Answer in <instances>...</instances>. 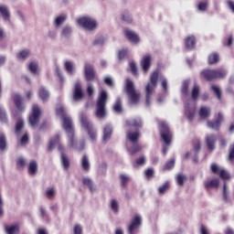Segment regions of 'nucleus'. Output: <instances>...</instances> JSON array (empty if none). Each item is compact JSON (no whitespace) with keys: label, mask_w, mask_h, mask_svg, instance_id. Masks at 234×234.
I'll use <instances>...</instances> for the list:
<instances>
[{"label":"nucleus","mask_w":234,"mask_h":234,"mask_svg":"<svg viewBox=\"0 0 234 234\" xmlns=\"http://www.w3.org/2000/svg\"><path fill=\"white\" fill-rule=\"evenodd\" d=\"M57 114L58 116H60L63 120V129L68 134L69 147H71V149H74V151H83V149H85V142L78 141V137H76V133L74 132V126L72 125V119L69 117V115H67L65 107H58Z\"/></svg>","instance_id":"1"},{"label":"nucleus","mask_w":234,"mask_h":234,"mask_svg":"<svg viewBox=\"0 0 234 234\" xmlns=\"http://www.w3.org/2000/svg\"><path fill=\"white\" fill-rule=\"evenodd\" d=\"M200 88L195 85L191 92L192 101H188V102L185 104V114L189 122L193 121V118H195V111H197L196 101L198 100Z\"/></svg>","instance_id":"2"},{"label":"nucleus","mask_w":234,"mask_h":234,"mask_svg":"<svg viewBox=\"0 0 234 234\" xmlns=\"http://www.w3.org/2000/svg\"><path fill=\"white\" fill-rule=\"evenodd\" d=\"M158 78H162V73L160 72V70L154 71L150 77V81L147 83L145 87V94H146L145 103L147 107L151 105V97L154 93L156 85H158Z\"/></svg>","instance_id":"3"},{"label":"nucleus","mask_w":234,"mask_h":234,"mask_svg":"<svg viewBox=\"0 0 234 234\" xmlns=\"http://www.w3.org/2000/svg\"><path fill=\"white\" fill-rule=\"evenodd\" d=\"M127 127H134L136 129L135 132H129L127 133V138L132 142V144H136L138 140H140V132L138 129L142 127V120L141 119H131L126 122Z\"/></svg>","instance_id":"4"},{"label":"nucleus","mask_w":234,"mask_h":234,"mask_svg":"<svg viewBox=\"0 0 234 234\" xmlns=\"http://www.w3.org/2000/svg\"><path fill=\"white\" fill-rule=\"evenodd\" d=\"M107 91L101 90L99 94V98L97 100V110L96 116L100 119L107 116V112L105 111V106L107 105Z\"/></svg>","instance_id":"5"},{"label":"nucleus","mask_w":234,"mask_h":234,"mask_svg":"<svg viewBox=\"0 0 234 234\" xmlns=\"http://www.w3.org/2000/svg\"><path fill=\"white\" fill-rule=\"evenodd\" d=\"M125 90L130 103H138L140 100V91L134 88V82L130 79L126 80Z\"/></svg>","instance_id":"6"},{"label":"nucleus","mask_w":234,"mask_h":234,"mask_svg":"<svg viewBox=\"0 0 234 234\" xmlns=\"http://www.w3.org/2000/svg\"><path fill=\"white\" fill-rule=\"evenodd\" d=\"M201 74L207 81H211V80H224L228 73L224 69H204Z\"/></svg>","instance_id":"7"},{"label":"nucleus","mask_w":234,"mask_h":234,"mask_svg":"<svg viewBox=\"0 0 234 234\" xmlns=\"http://www.w3.org/2000/svg\"><path fill=\"white\" fill-rule=\"evenodd\" d=\"M80 120L81 123V127L87 131L90 140H96V130L94 129V125L92 122H89V118H87V115L81 113L80 115Z\"/></svg>","instance_id":"8"},{"label":"nucleus","mask_w":234,"mask_h":234,"mask_svg":"<svg viewBox=\"0 0 234 234\" xmlns=\"http://www.w3.org/2000/svg\"><path fill=\"white\" fill-rule=\"evenodd\" d=\"M77 23L84 30H88L89 32H92V30H96L98 27V23L90 16H82L77 20Z\"/></svg>","instance_id":"9"},{"label":"nucleus","mask_w":234,"mask_h":234,"mask_svg":"<svg viewBox=\"0 0 234 234\" xmlns=\"http://www.w3.org/2000/svg\"><path fill=\"white\" fill-rule=\"evenodd\" d=\"M159 127L163 142H165L166 145H169L171 144L172 138L171 132L169 131V126H167V123L165 122H161L159 123Z\"/></svg>","instance_id":"10"},{"label":"nucleus","mask_w":234,"mask_h":234,"mask_svg":"<svg viewBox=\"0 0 234 234\" xmlns=\"http://www.w3.org/2000/svg\"><path fill=\"white\" fill-rule=\"evenodd\" d=\"M142 226V216L139 214H135L134 217L132 218L130 224L128 225L127 233L128 234H134L136 229H140Z\"/></svg>","instance_id":"11"},{"label":"nucleus","mask_w":234,"mask_h":234,"mask_svg":"<svg viewBox=\"0 0 234 234\" xmlns=\"http://www.w3.org/2000/svg\"><path fill=\"white\" fill-rule=\"evenodd\" d=\"M39 116H41V110L37 105H33L32 113L29 116V125L33 129L39 123Z\"/></svg>","instance_id":"12"},{"label":"nucleus","mask_w":234,"mask_h":234,"mask_svg":"<svg viewBox=\"0 0 234 234\" xmlns=\"http://www.w3.org/2000/svg\"><path fill=\"white\" fill-rule=\"evenodd\" d=\"M210 169H211L212 173H214L215 175H219V176H220V178H222V180H229L230 176H229V174L228 173V171H226V169H224V168H219L218 165L212 164L210 166Z\"/></svg>","instance_id":"13"},{"label":"nucleus","mask_w":234,"mask_h":234,"mask_svg":"<svg viewBox=\"0 0 234 234\" xmlns=\"http://www.w3.org/2000/svg\"><path fill=\"white\" fill-rule=\"evenodd\" d=\"M222 122H224V116L221 112H218L214 122L207 121V127H209V129H213L214 131H218V129H220Z\"/></svg>","instance_id":"14"},{"label":"nucleus","mask_w":234,"mask_h":234,"mask_svg":"<svg viewBox=\"0 0 234 234\" xmlns=\"http://www.w3.org/2000/svg\"><path fill=\"white\" fill-rule=\"evenodd\" d=\"M84 74L88 81H92V80L96 78V71L94 70V67H92L90 64H85Z\"/></svg>","instance_id":"15"},{"label":"nucleus","mask_w":234,"mask_h":234,"mask_svg":"<svg viewBox=\"0 0 234 234\" xmlns=\"http://www.w3.org/2000/svg\"><path fill=\"white\" fill-rule=\"evenodd\" d=\"M58 151L61 153V164L64 167V169H69L70 167V160L69 159V156L63 153L65 151V147L63 145H58Z\"/></svg>","instance_id":"16"},{"label":"nucleus","mask_w":234,"mask_h":234,"mask_svg":"<svg viewBox=\"0 0 234 234\" xmlns=\"http://www.w3.org/2000/svg\"><path fill=\"white\" fill-rule=\"evenodd\" d=\"M83 98V91L81 90V83L76 82L74 92H73V101H80Z\"/></svg>","instance_id":"17"},{"label":"nucleus","mask_w":234,"mask_h":234,"mask_svg":"<svg viewBox=\"0 0 234 234\" xmlns=\"http://www.w3.org/2000/svg\"><path fill=\"white\" fill-rule=\"evenodd\" d=\"M141 67L144 72L149 71V69H151V55L143 57V59L141 60Z\"/></svg>","instance_id":"18"},{"label":"nucleus","mask_w":234,"mask_h":234,"mask_svg":"<svg viewBox=\"0 0 234 234\" xmlns=\"http://www.w3.org/2000/svg\"><path fill=\"white\" fill-rule=\"evenodd\" d=\"M14 103L16 107V109L20 112L25 111V105L23 104V97L21 95L16 93L13 97Z\"/></svg>","instance_id":"19"},{"label":"nucleus","mask_w":234,"mask_h":234,"mask_svg":"<svg viewBox=\"0 0 234 234\" xmlns=\"http://www.w3.org/2000/svg\"><path fill=\"white\" fill-rule=\"evenodd\" d=\"M125 36L132 43H140V37L138 35H136V33H134V31L126 29Z\"/></svg>","instance_id":"20"},{"label":"nucleus","mask_w":234,"mask_h":234,"mask_svg":"<svg viewBox=\"0 0 234 234\" xmlns=\"http://www.w3.org/2000/svg\"><path fill=\"white\" fill-rule=\"evenodd\" d=\"M199 116L202 120H207L211 116V108L207 106H201L199 110Z\"/></svg>","instance_id":"21"},{"label":"nucleus","mask_w":234,"mask_h":234,"mask_svg":"<svg viewBox=\"0 0 234 234\" xmlns=\"http://www.w3.org/2000/svg\"><path fill=\"white\" fill-rule=\"evenodd\" d=\"M215 142H217L215 135L208 134L206 136V143L209 151H215Z\"/></svg>","instance_id":"22"},{"label":"nucleus","mask_w":234,"mask_h":234,"mask_svg":"<svg viewBox=\"0 0 234 234\" xmlns=\"http://www.w3.org/2000/svg\"><path fill=\"white\" fill-rule=\"evenodd\" d=\"M112 136V127L111 125H106L103 129V142H109Z\"/></svg>","instance_id":"23"},{"label":"nucleus","mask_w":234,"mask_h":234,"mask_svg":"<svg viewBox=\"0 0 234 234\" xmlns=\"http://www.w3.org/2000/svg\"><path fill=\"white\" fill-rule=\"evenodd\" d=\"M38 96L42 101H48V98H50V93L45 88L40 87L38 90Z\"/></svg>","instance_id":"24"},{"label":"nucleus","mask_w":234,"mask_h":234,"mask_svg":"<svg viewBox=\"0 0 234 234\" xmlns=\"http://www.w3.org/2000/svg\"><path fill=\"white\" fill-rule=\"evenodd\" d=\"M28 70L31 72V74L39 76V64H37L36 61L30 62L28 65Z\"/></svg>","instance_id":"25"},{"label":"nucleus","mask_w":234,"mask_h":234,"mask_svg":"<svg viewBox=\"0 0 234 234\" xmlns=\"http://www.w3.org/2000/svg\"><path fill=\"white\" fill-rule=\"evenodd\" d=\"M28 175L36 176L37 175V162L31 161L28 165Z\"/></svg>","instance_id":"26"},{"label":"nucleus","mask_w":234,"mask_h":234,"mask_svg":"<svg viewBox=\"0 0 234 234\" xmlns=\"http://www.w3.org/2000/svg\"><path fill=\"white\" fill-rule=\"evenodd\" d=\"M16 58L20 61H25V59H28V58H30V49H23L19 51L16 55Z\"/></svg>","instance_id":"27"},{"label":"nucleus","mask_w":234,"mask_h":234,"mask_svg":"<svg viewBox=\"0 0 234 234\" xmlns=\"http://www.w3.org/2000/svg\"><path fill=\"white\" fill-rule=\"evenodd\" d=\"M5 233L6 234H19V225H10L5 227Z\"/></svg>","instance_id":"28"},{"label":"nucleus","mask_w":234,"mask_h":234,"mask_svg":"<svg viewBox=\"0 0 234 234\" xmlns=\"http://www.w3.org/2000/svg\"><path fill=\"white\" fill-rule=\"evenodd\" d=\"M0 14L3 16L5 21H10V11L6 5H0Z\"/></svg>","instance_id":"29"},{"label":"nucleus","mask_w":234,"mask_h":234,"mask_svg":"<svg viewBox=\"0 0 234 234\" xmlns=\"http://www.w3.org/2000/svg\"><path fill=\"white\" fill-rule=\"evenodd\" d=\"M57 144H59V134L55 135L53 138L50 139L49 144H48V151H53V149L56 147Z\"/></svg>","instance_id":"30"},{"label":"nucleus","mask_w":234,"mask_h":234,"mask_svg":"<svg viewBox=\"0 0 234 234\" xmlns=\"http://www.w3.org/2000/svg\"><path fill=\"white\" fill-rule=\"evenodd\" d=\"M196 45V39L193 36L187 37L186 39V47L188 48V50H192V48H195Z\"/></svg>","instance_id":"31"},{"label":"nucleus","mask_w":234,"mask_h":234,"mask_svg":"<svg viewBox=\"0 0 234 234\" xmlns=\"http://www.w3.org/2000/svg\"><path fill=\"white\" fill-rule=\"evenodd\" d=\"M81 167L84 171H90V162L89 161V156L83 155L81 159Z\"/></svg>","instance_id":"32"},{"label":"nucleus","mask_w":234,"mask_h":234,"mask_svg":"<svg viewBox=\"0 0 234 234\" xmlns=\"http://www.w3.org/2000/svg\"><path fill=\"white\" fill-rule=\"evenodd\" d=\"M218 184H220L218 178H214L210 181L206 182L205 187L206 189H210V187H218Z\"/></svg>","instance_id":"33"},{"label":"nucleus","mask_w":234,"mask_h":234,"mask_svg":"<svg viewBox=\"0 0 234 234\" xmlns=\"http://www.w3.org/2000/svg\"><path fill=\"white\" fill-rule=\"evenodd\" d=\"M62 37H70L72 36V27L65 26L61 31Z\"/></svg>","instance_id":"34"},{"label":"nucleus","mask_w":234,"mask_h":234,"mask_svg":"<svg viewBox=\"0 0 234 234\" xmlns=\"http://www.w3.org/2000/svg\"><path fill=\"white\" fill-rule=\"evenodd\" d=\"M45 197H48L49 200H52V198L56 197V188L48 187L45 191Z\"/></svg>","instance_id":"35"},{"label":"nucleus","mask_w":234,"mask_h":234,"mask_svg":"<svg viewBox=\"0 0 234 234\" xmlns=\"http://www.w3.org/2000/svg\"><path fill=\"white\" fill-rule=\"evenodd\" d=\"M24 127H25V122L22 121V119H19L16 124V129H15L16 134H21V131H23Z\"/></svg>","instance_id":"36"},{"label":"nucleus","mask_w":234,"mask_h":234,"mask_svg":"<svg viewBox=\"0 0 234 234\" xmlns=\"http://www.w3.org/2000/svg\"><path fill=\"white\" fill-rule=\"evenodd\" d=\"M67 21V16H59L55 19L54 25L56 28H58V27H61Z\"/></svg>","instance_id":"37"},{"label":"nucleus","mask_w":234,"mask_h":234,"mask_svg":"<svg viewBox=\"0 0 234 234\" xmlns=\"http://www.w3.org/2000/svg\"><path fill=\"white\" fill-rule=\"evenodd\" d=\"M110 207L114 211V213H118V211H120V203L116 199H112Z\"/></svg>","instance_id":"38"},{"label":"nucleus","mask_w":234,"mask_h":234,"mask_svg":"<svg viewBox=\"0 0 234 234\" xmlns=\"http://www.w3.org/2000/svg\"><path fill=\"white\" fill-rule=\"evenodd\" d=\"M122 19L124 21V23H133V16L128 11H124L122 14Z\"/></svg>","instance_id":"39"},{"label":"nucleus","mask_w":234,"mask_h":234,"mask_svg":"<svg viewBox=\"0 0 234 234\" xmlns=\"http://www.w3.org/2000/svg\"><path fill=\"white\" fill-rule=\"evenodd\" d=\"M169 182H165L164 185L158 187V193L159 195H165L167 191H169Z\"/></svg>","instance_id":"40"},{"label":"nucleus","mask_w":234,"mask_h":234,"mask_svg":"<svg viewBox=\"0 0 234 234\" xmlns=\"http://www.w3.org/2000/svg\"><path fill=\"white\" fill-rule=\"evenodd\" d=\"M65 69H66L68 74H69L70 76H72V74H74V63H72L71 61L65 62Z\"/></svg>","instance_id":"41"},{"label":"nucleus","mask_w":234,"mask_h":234,"mask_svg":"<svg viewBox=\"0 0 234 234\" xmlns=\"http://www.w3.org/2000/svg\"><path fill=\"white\" fill-rule=\"evenodd\" d=\"M211 90H213L214 94H216L218 100H222V91L220 90V87L212 85Z\"/></svg>","instance_id":"42"},{"label":"nucleus","mask_w":234,"mask_h":234,"mask_svg":"<svg viewBox=\"0 0 234 234\" xmlns=\"http://www.w3.org/2000/svg\"><path fill=\"white\" fill-rule=\"evenodd\" d=\"M214 63H218V54L217 53L208 56V64L214 65Z\"/></svg>","instance_id":"43"},{"label":"nucleus","mask_w":234,"mask_h":234,"mask_svg":"<svg viewBox=\"0 0 234 234\" xmlns=\"http://www.w3.org/2000/svg\"><path fill=\"white\" fill-rule=\"evenodd\" d=\"M223 200H225V202H229V191L228 185L226 184L223 186Z\"/></svg>","instance_id":"44"},{"label":"nucleus","mask_w":234,"mask_h":234,"mask_svg":"<svg viewBox=\"0 0 234 234\" xmlns=\"http://www.w3.org/2000/svg\"><path fill=\"white\" fill-rule=\"evenodd\" d=\"M84 186H87L90 191H94V186L92 184V180L89 177H85L82 179Z\"/></svg>","instance_id":"45"},{"label":"nucleus","mask_w":234,"mask_h":234,"mask_svg":"<svg viewBox=\"0 0 234 234\" xmlns=\"http://www.w3.org/2000/svg\"><path fill=\"white\" fill-rule=\"evenodd\" d=\"M0 149L1 151H5L6 149V137L5 134H0Z\"/></svg>","instance_id":"46"},{"label":"nucleus","mask_w":234,"mask_h":234,"mask_svg":"<svg viewBox=\"0 0 234 234\" xmlns=\"http://www.w3.org/2000/svg\"><path fill=\"white\" fill-rule=\"evenodd\" d=\"M114 112H122L123 109H122V101L120 99H117L114 106H113Z\"/></svg>","instance_id":"47"},{"label":"nucleus","mask_w":234,"mask_h":234,"mask_svg":"<svg viewBox=\"0 0 234 234\" xmlns=\"http://www.w3.org/2000/svg\"><path fill=\"white\" fill-rule=\"evenodd\" d=\"M0 122H2V123H6V122H8L6 112L3 108H0Z\"/></svg>","instance_id":"48"},{"label":"nucleus","mask_w":234,"mask_h":234,"mask_svg":"<svg viewBox=\"0 0 234 234\" xmlns=\"http://www.w3.org/2000/svg\"><path fill=\"white\" fill-rule=\"evenodd\" d=\"M189 89V80H185L182 84L181 92L182 94H187Z\"/></svg>","instance_id":"49"},{"label":"nucleus","mask_w":234,"mask_h":234,"mask_svg":"<svg viewBox=\"0 0 234 234\" xmlns=\"http://www.w3.org/2000/svg\"><path fill=\"white\" fill-rule=\"evenodd\" d=\"M127 56H129V50L127 49L119 50V53H118L119 59H123L124 58H127Z\"/></svg>","instance_id":"50"},{"label":"nucleus","mask_w":234,"mask_h":234,"mask_svg":"<svg viewBox=\"0 0 234 234\" xmlns=\"http://www.w3.org/2000/svg\"><path fill=\"white\" fill-rule=\"evenodd\" d=\"M206 8H207V1L199 2L197 10H199V12H205Z\"/></svg>","instance_id":"51"},{"label":"nucleus","mask_w":234,"mask_h":234,"mask_svg":"<svg viewBox=\"0 0 234 234\" xmlns=\"http://www.w3.org/2000/svg\"><path fill=\"white\" fill-rule=\"evenodd\" d=\"M186 181V176L183 174H179L176 176V182L178 186H184V182Z\"/></svg>","instance_id":"52"},{"label":"nucleus","mask_w":234,"mask_h":234,"mask_svg":"<svg viewBox=\"0 0 234 234\" xmlns=\"http://www.w3.org/2000/svg\"><path fill=\"white\" fill-rule=\"evenodd\" d=\"M5 201L3 200V195L0 193V218L5 215Z\"/></svg>","instance_id":"53"},{"label":"nucleus","mask_w":234,"mask_h":234,"mask_svg":"<svg viewBox=\"0 0 234 234\" xmlns=\"http://www.w3.org/2000/svg\"><path fill=\"white\" fill-rule=\"evenodd\" d=\"M145 177L149 180L154 176V170L153 168H148L144 172Z\"/></svg>","instance_id":"54"},{"label":"nucleus","mask_w":234,"mask_h":234,"mask_svg":"<svg viewBox=\"0 0 234 234\" xmlns=\"http://www.w3.org/2000/svg\"><path fill=\"white\" fill-rule=\"evenodd\" d=\"M142 148L140 147V144H134L133 148L128 149V152L130 154H134L135 153H139Z\"/></svg>","instance_id":"55"},{"label":"nucleus","mask_w":234,"mask_h":234,"mask_svg":"<svg viewBox=\"0 0 234 234\" xmlns=\"http://www.w3.org/2000/svg\"><path fill=\"white\" fill-rule=\"evenodd\" d=\"M145 164V157L141 156L140 158L136 159L135 164H133V167L136 165H144Z\"/></svg>","instance_id":"56"},{"label":"nucleus","mask_w":234,"mask_h":234,"mask_svg":"<svg viewBox=\"0 0 234 234\" xmlns=\"http://www.w3.org/2000/svg\"><path fill=\"white\" fill-rule=\"evenodd\" d=\"M120 178H121L122 186H127V183L129 182V176L121 175Z\"/></svg>","instance_id":"57"},{"label":"nucleus","mask_w":234,"mask_h":234,"mask_svg":"<svg viewBox=\"0 0 234 234\" xmlns=\"http://www.w3.org/2000/svg\"><path fill=\"white\" fill-rule=\"evenodd\" d=\"M103 43H105V38L103 37H99L96 38L93 42V44L95 45V47H101L103 45Z\"/></svg>","instance_id":"58"},{"label":"nucleus","mask_w":234,"mask_h":234,"mask_svg":"<svg viewBox=\"0 0 234 234\" xmlns=\"http://www.w3.org/2000/svg\"><path fill=\"white\" fill-rule=\"evenodd\" d=\"M130 69H131L132 73H133L134 76H136V73H137L136 62L132 61V62L130 63Z\"/></svg>","instance_id":"59"},{"label":"nucleus","mask_w":234,"mask_h":234,"mask_svg":"<svg viewBox=\"0 0 234 234\" xmlns=\"http://www.w3.org/2000/svg\"><path fill=\"white\" fill-rule=\"evenodd\" d=\"M27 164V160L23 157H19L16 161V165L19 166V167H25V165Z\"/></svg>","instance_id":"60"},{"label":"nucleus","mask_w":234,"mask_h":234,"mask_svg":"<svg viewBox=\"0 0 234 234\" xmlns=\"http://www.w3.org/2000/svg\"><path fill=\"white\" fill-rule=\"evenodd\" d=\"M175 167V159H171L165 165V169H173Z\"/></svg>","instance_id":"61"},{"label":"nucleus","mask_w":234,"mask_h":234,"mask_svg":"<svg viewBox=\"0 0 234 234\" xmlns=\"http://www.w3.org/2000/svg\"><path fill=\"white\" fill-rule=\"evenodd\" d=\"M87 93L89 96H92L94 94V86H92L91 83L88 84Z\"/></svg>","instance_id":"62"},{"label":"nucleus","mask_w":234,"mask_h":234,"mask_svg":"<svg viewBox=\"0 0 234 234\" xmlns=\"http://www.w3.org/2000/svg\"><path fill=\"white\" fill-rule=\"evenodd\" d=\"M20 143L22 145H27V144H28V134L25 133L21 140H20Z\"/></svg>","instance_id":"63"},{"label":"nucleus","mask_w":234,"mask_h":234,"mask_svg":"<svg viewBox=\"0 0 234 234\" xmlns=\"http://www.w3.org/2000/svg\"><path fill=\"white\" fill-rule=\"evenodd\" d=\"M83 233V229L80 225H75L74 227V234H81Z\"/></svg>","instance_id":"64"}]
</instances>
